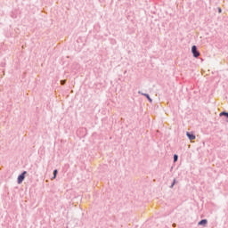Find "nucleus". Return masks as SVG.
I'll return each instance as SVG.
<instances>
[{
	"label": "nucleus",
	"instance_id": "nucleus-1",
	"mask_svg": "<svg viewBox=\"0 0 228 228\" xmlns=\"http://www.w3.org/2000/svg\"><path fill=\"white\" fill-rule=\"evenodd\" d=\"M191 53H192L194 58H199L200 56V53L199 52V50H197V46L196 45H193L191 47Z\"/></svg>",
	"mask_w": 228,
	"mask_h": 228
},
{
	"label": "nucleus",
	"instance_id": "nucleus-2",
	"mask_svg": "<svg viewBox=\"0 0 228 228\" xmlns=\"http://www.w3.org/2000/svg\"><path fill=\"white\" fill-rule=\"evenodd\" d=\"M24 179H26V171H24L22 174H20L18 176V180H17L18 184H20L22 181H24Z\"/></svg>",
	"mask_w": 228,
	"mask_h": 228
},
{
	"label": "nucleus",
	"instance_id": "nucleus-3",
	"mask_svg": "<svg viewBox=\"0 0 228 228\" xmlns=\"http://www.w3.org/2000/svg\"><path fill=\"white\" fill-rule=\"evenodd\" d=\"M138 94H141V95H143L144 97H146L150 102H152V100H151V96L149 95V94L141 93L140 91L138 92Z\"/></svg>",
	"mask_w": 228,
	"mask_h": 228
},
{
	"label": "nucleus",
	"instance_id": "nucleus-4",
	"mask_svg": "<svg viewBox=\"0 0 228 228\" xmlns=\"http://www.w3.org/2000/svg\"><path fill=\"white\" fill-rule=\"evenodd\" d=\"M208 224V219H202L198 223V225H206Z\"/></svg>",
	"mask_w": 228,
	"mask_h": 228
},
{
	"label": "nucleus",
	"instance_id": "nucleus-5",
	"mask_svg": "<svg viewBox=\"0 0 228 228\" xmlns=\"http://www.w3.org/2000/svg\"><path fill=\"white\" fill-rule=\"evenodd\" d=\"M187 137L189 140H195V134H190L189 132H187Z\"/></svg>",
	"mask_w": 228,
	"mask_h": 228
},
{
	"label": "nucleus",
	"instance_id": "nucleus-6",
	"mask_svg": "<svg viewBox=\"0 0 228 228\" xmlns=\"http://www.w3.org/2000/svg\"><path fill=\"white\" fill-rule=\"evenodd\" d=\"M220 117H226V118H227V120H226V122H228V112H221L220 114Z\"/></svg>",
	"mask_w": 228,
	"mask_h": 228
},
{
	"label": "nucleus",
	"instance_id": "nucleus-7",
	"mask_svg": "<svg viewBox=\"0 0 228 228\" xmlns=\"http://www.w3.org/2000/svg\"><path fill=\"white\" fill-rule=\"evenodd\" d=\"M56 175H58V169L53 170V179H56Z\"/></svg>",
	"mask_w": 228,
	"mask_h": 228
},
{
	"label": "nucleus",
	"instance_id": "nucleus-8",
	"mask_svg": "<svg viewBox=\"0 0 228 228\" xmlns=\"http://www.w3.org/2000/svg\"><path fill=\"white\" fill-rule=\"evenodd\" d=\"M175 183L176 181L175 179H174L172 184L170 185V188H174V186H175Z\"/></svg>",
	"mask_w": 228,
	"mask_h": 228
},
{
	"label": "nucleus",
	"instance_id": "nucleus-9",
	"mask_svg": "<svg viewBox=\"0 0 228 228\" xmlns=\"http://www.w3.org/2000/svg\"><path fill=\"white\" fill-rule=\"evenodd\" d=\"M177 159H179V157L175 154V155H174V161L175 162V161H177Z\"/></svg>",
	"mask_w": 228,
	"mask_h": 228
},
{
	"label": "nucleus",
	"instance_id": "nucleus-10",
	"mask_svg": "<svg viewBox=\"0 0 228 228\" xmlns=\"http://www.w3.org/2000/svg\"><path fill=\"white\" fill-rule=\"evenodd\" d=\"M218 12L222 13V8H220V7L218 8Z\"/></svg>",
	"mask_w": 228,
	"mask_h": 228
},
{
	"label": "nucleus",
	"instance_id": "nucleus-11",
	"mask_svg": "<svg viewBox=\"0 0 228 228\" xmlns=\"http://www.w3.org/2000/svg\"><path fill=\"white\" fill-rule=\"evenodd\" d=\"M61 85H65V80H61Z\"/></svg>",
	"mask_w": 228,
	"mask_h": 228
}]
</instances>
